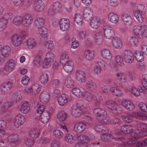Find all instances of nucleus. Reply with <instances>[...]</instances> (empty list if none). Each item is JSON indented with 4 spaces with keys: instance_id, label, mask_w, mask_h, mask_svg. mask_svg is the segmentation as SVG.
<instances>
[{
    "instance_id": "f257e3e1",
    "label": "nucleus",
    "mask_w": 147,
    "mask_h": 147,
    "mask_svg": "<svg viewBox=\"0 0 147 147\" xmlns=\"http://www.w3.org/2000/svg\"><path fill=\"white\" fill-rule=\"evenodd\" d=\"M89 122L87 121H81L76 123L74 127V130L77 133L82 132L89 125Z\"/></svg>"
},
{
    "instance_id": "f03ea898",
    "label": "nucleus",
    "mask_w": 147,
    "mask_h": 147,
    "mask_svg": "<svg viewBox=\"0 0 147 147\" xmlns=\"http://www.w3.org/2000/svg\"><path fill=\"white\" fill-rule=\"evenodd\" d=\"M26 36L25 32L23 33L21 35L15 34L12 37L11 42L15 47H18L20 45L23 39Z\"/></svg>"
},
{
    "instance_id": "7ed1b4c3",
    "label": "nucleus",
    "mask_w": 147,
    "mask_h": 147,
    "mask_svg": "<svg viewBox=\"0 0 147 147\" xmlns=\"http://www.w3.org/2000/svg\"><path fill=\"white\" fill-rule=\"evenodd\" d=\"M101 138L102 140L105 142H107L110 140V139H114L115 140L118 141H122L123 138L122 137L115 138L111 135V131L109 130L106 131L105 133H103L102 135L101 136Z\"/></svg>"
},
{
    "instance_id": "20e7f679",
    "label": "nucleus",
    "mask_w": 147,
    "mask_h": 147,
    "mask_svg": "<svg viewBox=\"0 0 147 147\" xmlns=\"http://www.w3.org/2000/svg\"><path fill=\"white\" fill-rule=\"evenodd\" d=\"M104 36L107 38L111 39L114 36L115 33L112 28L109 25H106L103 28Z\"/></svg>"
},
{
    "instance_id": "39448f33",
    "label": "nucleus",
    "mask_w": 147,
    "mask_h": 147,
    "mask_svg": "<svg viewBox=\"0 0 147 147\" xmlns=\"http://www.w3.org/2000/svg\"><path fill=\"white\" fill-rule=\"evenodd\" d=\"M122 57L125 62L128 63H131L134 60V57L131 51L125 50L123 52Z\"/></svg>"
},
{
    "instance_id": "423d86ee",
    "label": "nucleus",
    "mask_w": 147,
    "mask_h": 147,
    "mask_svg": "<svg viewBox=\"0 0 147 147\" xmlns=\"http://www.w3.org/2000/svg\"><path fill=\"white\" fill-rule=\"evenodd\" d=\"M11 79H9L7 82L3 83L0 86V90L2 92H6L12 87L13 82Z\"/></svg>"
},
{
    "instance_id": "0eeeda50",
    "label": "nucleus",
    "mask_w": 147,
    "mask_h": 147,
    "mask_svg": "<svg viewBox=\"0 0 147 147\" xmlns=\"http://www.w3.org/2000/svg\"><path fill=\"white\" fill-rule=\"evenodd\" d=\"M25 118L24 116L21 114L17 115L14 118V124L17 128L22 125L25 121Z\"/></svg>"
},
{
    "instance_id": "6e6552de",
    "label": "nucleus",
    "mask_w": 147,
    "mask_h": 147,
    "mask_svg": "<svg viewBox=\"0 0 147 147\" xmlns=\"http://www.w3.org/2000/svg\"><path fill=\"white\" fill-rule=\"evenodd\" d=\"M70 22L67 19L63 18L60 20L59 26L60 30L62 31H66L70 27Z\"/></svg>"
},
{
    "instance_id": "1a4fd4ad",
    "label": "nucleus",
    "mask_w": 147,
    "mask_h": 147,
    "mask_svg": "<svg viewBox=\"0 0 147 147\" xmlns=\"http://www.w3.org/2000/svg\"><path fill=\"white\" fill-rule=\"evenodd\" d=\"M33 20L32 16L30 14H26L22 17V24L24 26H28L32 23Z\"/></svg>"
},
{
    "instance_id": "9d476101",
    "label": "nucleus",
    "mask_w": 147,
    "mask_h": 147,
    "mask_svg": "<svg viewBox=\"0 0 147 147\" xmlns=\"http://www.w3.org/2000/svg\"><path fill=\"white\" fill-rule=\"evenodd\" d=\"M44 3L41 0H35L34 4V9L38 12L42 11L44 8Z\"/></svg>"
},
{
    "instance_id": "9b49d317",
    "label": "nucleus",
    "mask_w": 147,
    "mask_h": 147,
    "mask_svg": "<svg viewBox=\"0 0 147 147\" xmlns=\"http://www.w3.org/2000/svg\"><path fill=\"white\" fill-rule=\"evenodd\" d=\"M50 114L48 111H44L40 114L39 119L41 122L44 124L47 123L50 118Z\"/></svg>"
},
{
    "instance_id": "f8f14e48",
    "label": "nucleus",
    "mask_w": 147,
    "mask_h": 147,
    "mask_svg": "<svg viewBox=\"0 0 147 147\" xmlns=\"http://www.w3.org/2000/svg\"><path fill=\"white\" fill-rule=\"evenodd\" d=\"M121 19L125 25L129 26L132 24V19L128 14L126 13L122 14L121 15Z\"/></svg>"
},
{
    "instance_id": "ddd939ff",
    "label": "nucleus",
    "mask_w": 147,
    "mask_h": 147,
    "mask_svg": "<svg viewBox=\"0 0 147 147\" xmlns=\"http://www.w3.org/2000/svg\"><path fill=\"white\" fill-rule=\"evenodd\" d=\"M76 79L80 83L84 82L86 78V74L83 71H78L76 72Z\"/></svg>"
},
{
    "instance_id": "4468645a",
    "label": "nucleus",
    "mask_w": 147,
    "mask_h": 147,
    "mask_svg": "<svg viewBox=\"0 0 147 147\" xmlns=\"http://www.w3.org/2000/svg\"><path fill=\"white\" fill-rule=\"evenodd\" d=\"M101 55L103 58L105 59L110 60L112 59V55L110 50L107 49H104L101 51Z\"/></svg>"
},
{
    "instance_id": "2eb2a0df",
    "label": "nucleus",
    "mask_w": 147,
    "mask_h": 147,
    "mask_svg": "<svg viewBox=\"0 0 147 147\" xmlns=\"http://www.w3.org/2000/svg\"><path fill=\"white\" fill-rule=\"evenodd\" d=\"M83 13V16L86 20H89L92 18V12L90 8L86 7L84 9Z\"/></svg>"
},
{
    "instance_id": "dca6fc26",
    "label": "nucleus",
    "mask_w": 147,
    "mask_h": 147,
    "mask_svg": "<svg viewBox=\"0 0 147 147\" xmlns=\"http://www.w3.org/2000/svg\"><path fill=\"white\" fill-rule=\"evenodd\" d=\"M68 96L65 94H63L58 98L57 101L58 104L61 106L66 105L67 102Z\"/></svg>"
},
{
    "instance_id": "f3484780",
    "label": "nucleus",
    "mask_w": 147,
    "mask_h": 147,
    "mask_svg": "<svg viewBox=\"0 0 147 147\" xmlns=\"http://www.w3.org/2000/svg\"><path fill=\"white\" fill-rule=\"evenodd\" d=\"M94 115L97 116L102 117H105L107 115V113L105 111L100 108H95L93 111Z\"/></svg>"
},
{
    "instance_id": "a211bd4d",
    "label": "nucleus",
    "mask_w": 147,
    "mask_h": 147,
    "mask_svg": "<svg viewBox=\"0 0 147 147\" xmlns=\"http://www.w3.org/2000/svg\"><path fill=\"white\" fill-rule=\"evenodd\" d=\"M49 98V93L46 92H42L40 96V101L43 104H46L48 102Z\"/></svg>"
},
{
    "instance_id": "6ab92c4d",
    "label": "nucleus",
    "mask_w": 147,
    "mask_h": 147,
    "mask_svg": "<svg viewBox=\"0 0 147 147\" xmlns=\"http://www.w3.org/2000/svg\"><path fill=\"white\" fill-rule=\"evenodd\" d=\"M103 34L102 32L98 31L95 34L94 40L95 43L99 45L102 42Z\"/></svg>"
},
{
    "instance_id": "aec40b11",
    "label": "nucleus",
    "mask_w": 147,
    "mask_h": 147,
    "mask_svg": "<svg viewBox=\"0 0 147 147\" xmlns=\"http://www.w3.org/2000/svg\"><path fill=\"white\" fill-rule=\"evenodd\" d=\"M108 20L111 22L116 24L119 20L118 15L113 12H110L108 16Z\"/></svg>"
},
{
    "instance_id": "412c9836",
    "label": "nucleus",
    "mask_w": 147,
    "mask_h": 147,
    "mask_svg": "<svg viewBox=\"0 0 147 147\" xmlns=\"http://www.w3.org/2000/svg\"><path fill=\"white\" fill-rule=\"evenodd\" d=\"M94 56V52L93 50H86L84 51V56L87 60L90 61L93 59Z\"/></svg>"
},
{
    "instance_id": "4be33fe9",
    "label": "nucleus",
    "mask_w": 147,
    "mask_h": 147,
    "mask_svg": "<svg viewBox=\"0 0 147 147\" xmlns=\"http://www.w3.org/2000/svg\"><path fill=\"white\" fill-rule=\"evenodd\" d=\"M113 46L116 49H120L122 46V42L119 38L115 37L112 40Z\"/></svg>"
},
{
    "instance_id": "5701e85b",
    "label": "nucleus",
    "mask_w": 147,
    "mask_h": 147,
    "mask_svg": "<svg viewBox=\"0 0 147 147\" xmlns=\"http://www.w3.org/2000/svg\"><path fill=\"white\" fill-rule=\"evenodd\" d=\"M63 68L67 73L71 72L73 70L74 63L71 61H68L64 65Z\"/></svg>"
},
{
    "instance_id": "b1692460",
    "label": "nucleus",
    "mask_w": 147,
    "mask_h": 147,
    "mask_svg": "<svg viewBox=\"0 0 147 147\" xmlns=\"http://www.w3.org/2000/svg\"><path fill=\"white\" fill-rule=\"evenodd\" d=\"M122 105L126 109L129 111H132L135 108V106L134 104L128 100H123L122 102Z\"/></svg>"
},
{
    "instance_id": "393cba45",
    "label": "nucleus",
    "mask_w": 147,
    "mask_h": 147,
    "mask_svg": "<svg viewBox=\"0 0 147 147\" xmlns=\"http://www.w3.org/2000/svg\"><path fill=\"white\" fill-rule=\"evenodd\" d=\"M30 108L28 102L27 101H24L19 108V110L22 113L26 114L29 111Z\"/></svg>"
},
{
    "instance_id": "a878e982",
    "label": "nucleus",
    "mask_w": 147,
    "mask_h": 147,
    "mask_svg": "<svg viewBox=\"0 0 147 147\" xmlns=\"http://www.w3.org/2000/svg\"><path fill=\"white\" fill-rule=\"evenodd\" d=\"M40 89L38 85L35 84L32 86L30 88L28 89V92L33 95H36L39 92Z\"/></svg>"
},
{
    "instance_id": "bb28decb",
    "label": "nucleus",
    "mask_w": 147,
    "mask_h": 147,
    "mask_svg": "<svg viewBox=\"0 0 147 147\" xmlns=\"http://www.w3.org/2000/svg\"><path fill=\"white\" fill-rule=\"evenodd\" d=\"M100 20L98 17H96L93 18L90 23V25L91 27L93 28L97 29L100 25Z\"/></svg>"
},
{
    "instance_id": "cd10ccee",
    "label": "nucleus",
    "mask_w": 147,
    "mask_h": 147,
    "mask_svg": "<svg viewBox=\"0 0 147 147\" xmlns=\"http://www.w3.org/2000/svg\"><path fill=\"white\" fill-rule=\"evenodd\" d=\"M86 88L88 90L92 91L96 87V84L92 80H88L86 84Z\"/></svg>"
},
{
    "instance_id": "c85d7f7f",
    "label": "nucleus",
    "mask_w": 147,
    "mask_h": 147,
    "mask_svg": "<svg viewBox=\"0 0 147 147\" xmlns=\"http://www.w3.org/2000/svg\"><path fill=\"white\" fill-rule=\"evenodd\" d=\"M45 23V20L42 17L36 18L35 20V25L37 28L44 26Z\"/></svg>"
},
{
    "instance_id": "c756f323",
    "label": "nucleus",
    "mask_w": 147,
    "mask_h": 147,
    "mask_svg": "<svg viewBox=\"0 0 147 147\" xmlns=\"http://www.w3.org/2000/svg\"><path fill=\"white\" fill-rule=\"evenodd\" d=\"M14 67L15 63L14 61L11 59L6 63L5 69L7 71L10 72L12 71Z\"/></svg>"
},
{
    "instance_id": "7c9ffc66",
    "label": "nucleus",
    "mask_w": 147,
    "mask_h": 147,
    "mask_svg": "<svg viewBox=\"0 0 147 147\" xmlns=\"http://www.w3.org/2000/svg\"><path fill=\"white\" fill-rule=\"evenodd\" d=\"M142 83L143 86H139L138 89L141 92L144 94L146 93L147 90V80L145 78H143Z\"/></svg>"
},
{
    "instance_id": "2f4dec72",
    "label": "nucleus",
    "mask_w": 147,
    "mask_h": 147,
    "mask_svg": "<svg viewBox=\"0 0 147 147\" xmlns=\"http://www.w3.org/2000/svg\"><path fill=\"white\" fill-rule=\"evenodd\" d=\"M39 35L41 37L45 38L47 37V29L44 26L37 28Z\"/></svg>"
},
{
    "instance_id": "473e14b6",
    "label": "nucleus",
    "mask_w": 147,
    "mask_h": 147,
    "mask_svg": "<svg viewBox=\"0 0 147 147\" xmlns=\"http://www.w3.org/2000/svg\"><path fill=\"white\" fill-rule=\"evenodd\" d=\"M7 122L3 120H0V138L3 136L5 134L4 129L6 127Z\"/></svg>"
},
{
    "instance_id": "72a5a7b5",
    "label": "nucleus",
    "mask_w": 147,
    "mask_h": 147,
    "mask_svg": "<svg viewBox=\"0 0 147 147\" xmlns=\"http://www.w3.org/2000/svg\"><path fill=\"white\" fill-rule=\"evenodd\" d=\"M11 49L10 47L7 45L5 46L1 51L2 55L4 57H8L10 53Z\"/></svg>"
},
{
    "instance_id": "f704fd0d",
    "label": "nucleus",
    "mask_w": 147,
    "mask_h": 147,
    "mask_svg": "<svg viewBox=\"0 0 147 147\" xmlns=\"http://www.w3.org/2000/svg\"><path fill=\"white\" fill-rule=\"evenodd\" d=\"M26 44L28 48L32 49L37 46V43L34 38H30L27 40Z\"/></svg>"
},
{
    "instance_id": "c9c22d12",
    "label": "nucleus",
    "mask_w": 147,
    "mask_h": 147,
    "mask_svg": "<svg viewBox=\"0 0 147 147\" xmlns=\"http://www.w3.org/2000/svg\"><path fill=\"white\" fill-rule=\"evenodd\" d=\"M82 112V109L73 107L72 109L71 114L74 117H76L80 116Z\"/></svg>"
},
{
    "instance_id": "e433bc0d",
    "label": "nucleus",
    "mask_w": 147,
    "mask_h": 147,
    "mask_svg": "<svg viewBox=\"0 0 147 147\" xmlns=\"http://www.w3.org/2000/svg\"><path fill=\"white\" fill-rule=\"evenodd\" d=\"M146 127V126L143 123L138 124L137 125V129L136 132V134L141 136L142 132L145 130V129Z\"/></svg>"
},
{
    "instance_id": "4c0bfd02",
    "label": "nucleus",
    "mask_w": 147,
    "mask_h": 147,
    "mask_svg": "<svg viewBox=\"0 0 147 147\" xmlns=\"http://www.w3.org/2000/svg\"><path fill=\"white\" fill-rule=\"evenodd\" d=\"M134 16L139 22L141 23L142 22L144 21V16L145 13H142L140 12L134 11L133 12Z\"/></svg>"
},
{
    "instance_id": "58836bf2",
    "label": "nucleus",
    "mask_w": 147,
    "mask_h": 147,
    "mask_svg": "<svg viewBox=\"0 0 147 147\" xmlns=\"http://www.w3.org/2000/svg\"><path fill=\"white\" fill-rule=\"evenodd\" d=\"M109 92L113 95L116 96H121L122 94V91L119 89L117 88L112 87L109 88Z\"/></svg>"
},
{
    "instance_id": "ea45409f",
    "label": "nucleus",
    "mask_w": 147,
    "mask_h": 147,
    "mask_svg": "<svg viewBox=\"0 0 147 147\" xmlns=\"http://www.w3.org/2000/svg\"><path fill=\"white\" fill-rule=\"evenodd\" d=\"M49 76L46 73H42L40 76L39 80L42 84L45 85L46 84L48 80Z\"/></svg>"
},
{
    "instance_id": "a19ab883",
    "label": "nucleus",
    "mask_w": 147,
    "mask_h": 147,
    "mask_svg": "<svg viewBox=\"0 0 147 147\" xmlns=\"http://www.w3.org/2000/svg\"><path fill=\"white\" fill-rule=\"evenodd\" d=\"M133 128L131 126L127 125H125L122 127L121 131L124 134H129L133 131Z\"/></svg>"
},
{
    "instance_id": "79ce46f5",
    "label": "nucleus",
    "mask_w": 147,
    "mask_h": 147,
    "mask_svg": "<svg viewBox=\"0 0 147 147\" xmlns=\"http://www.w3.org/2000/svg\"><path fill=\"white\" fill-rule=\"evenodd\" d=\"M68 59L67 53L66 52H63L61 55L60 59V63L62 64V65H64L68 61Z\"/></svg>"
},
{
    "instance_id": "37998d69",
    "label": "nucleus",
    "mask_w": 147,
    "mask_h": 147,
    "mask_svg": "<svg viewBox=\"0 0 147 147\" xmlns=\"http://www.w3.org/2000/svg\"><path fill=\"white\" fill-rule=\"evenodd\" d=\"M19 139L18 135L16 134H13L9 136L7 139V142L10 143L16 142Z\"/></svg>"
},
{
    "instance_id": "c03bdc74",
    "label": "nucleus",
    "mask_w": 147,
    "mask_h": 147,
    "mask_svg": "<svg viewBox=\"0 0 147 147\" xmlns=\"http://www.w3.org/2000/svg\"><path fill=\"white\" fill-rule=\"evenodd\" d=\"M78 139L79 142L82 145L87 144L89 141L85 135L79 136Z\"/></svg>"
},
{
    "instance_id": "a18cd8bd",
    "label": "nucleus",
    "mask_w": 147,
    "mask_h": 147,
    "mask_svg": "<svg viewBox=\"0 0 147 147\" xmlns=\"http://www.w3.org/2000/svg\"><path fill=\"white\" fill-rule=\"evenodd\" d=\"M34 106L35 108H38L37 110V113L39 114H41L44 111H47L45 109L43 105H40L37 102H34Z\"/></svg>"
},
{
    "instance_id": "49530a36",
    "label": "nucleus",
    "mask_w": 147,
    "mask_h": 147,
    "mask_svg": "<svg viewBox=\"0 0 147 147\" xmlns=\"http://www.w3.org/2000/svg\"><path fill=\"white\" fill-rule=\"evenodd\" d=\"M12 98L13 102L17 103L22 100V96L20 93H15L12 95Z\"/></svg>"
},
{
    "instance_id": "de8ad7c7",
    "label": "nucleus",
    "mask_w": 147,
    "mask_h": 147,
    "mask_svg": "<svg viewBox=\"0 0 147 147\" xmlns=\"http://www.w3.org/2000/svg\"><path fill=\"white\" fill-rule=\"evenodd\" d=\"M8 21L3 17L0 19V31L4 29Z\"/></svg>"
},
{
    "instance_id": "09e8293b",
    "label": "nucleus",
    "mask_w": 147,
    "mask_h": 147,
    "mask_svg": "<svg viewBox=\"0 0 147 147\" xmlns=\"http://www.w3.org/2000/svg\"><path fill=\"white\" fill-rule=\"evenodd\" d=\"M75 21L79 25H82L83 23V18L79 13L76 14L74 16Z\"/></svg>"
},
{
    "instance_id": "8fccbe9b",
    "label": "nucleus",
    "mask_w": 147,
    "mask_h": 147,
    "mask_svg": "<svg viewBox=\"0 0 147 147\" xmlns=\"http://www.w3.org/2000/svg\"><path fill=\"white\" fill-rule=\"evenodd\" d=\"M65 140L66 142L70 144L73 143L76 141L73 136L69 134H66Z\"/></svg>"
},
{
    "instance_id": "3c124183",
    "label": "nucleus",
    "mask_w": 147,
    "mask_h": 147,
    "mask_svg": "<svg viewBox=\"0 0 147 147\" xmlns=\"http://www.w3.org/2000/svg\"><path fill=\"white\" fill-rule=\"evenodd\" d=\"M39 129L36 128L32 129L29 133L30 136L33 138L37 137L39 136Z\"/></svg>"
},
{
    "instance_id": "603ef678",
    "label": "nucleus",
    "mask_w": 147,
    "mask_h": 147,
    "mask_svg": "<svg viewBox=\"0 0 147 147\" xmlns=\"http://www.w3.org/2000/svg\"><path fill=\"white\" fill-rule=\"evenodd\" d=\"M135 56L136 59L139 62L143 61L144 57L140 51H136L135 52Z\"/></svg>"
},
{
    "instance_id": "864d4df0",
    "label": "nucleus",
    "mask_w": 147,
    "mask_h": 147,
    "mask_svg": "<svg viewBox=\"0 0 147 147\" xmlns=\"http://www.w3.org/2000/svg\"><path fill=\"white\" fill-rule=\"evenodd\" d=\"M74 83L73 80L70 77H68L65 80L64 84L68 88H69L73 86Z\"/></svg>"
},
{
    "instance_id": "5fc2aeb1",
    "label": "nucleus",
    "mask_w": 147,
    "mask_h": 147,
    "mask_svg": "<svg viewBox=\"0 0 147 147\" xmlns=\"http://www.w3.org/2000/svg\"><path fill=\"white\" fill-rule=\"evenodd\" d=\"M123 58L120 55L115 56V60L117 64L119 65L122 66L124 65V61Z\"/></svg>"
},
{
    "instance_id": "6e6d98bb",
    "label": "nucleus",
    "mask_w": 147,
    "mask_h": 147,
    "mask_svg": "<svg viewBox=\"0 0 147 147\" xmlns=\"http://www.w3.org/2000/svg\"><path fill=\"white\" fill-rule=\"evenodd\" d=\"M109 67L111 70L113 71H116L118 69V65L114 61H111L109 62Z\"/></svg>"
},
{
    "instance_id": "4d7b16f0",
    "label": "nucleus",
    "mask_w": 147,
    "mask_h": 147,
    "mask_svg": "<svg viewBox=\"0 0 147 147\" xmlns=\"http://www.w3.org/2000/svg\"><path fill=\"white\" fill-rule=\"evenodd\" d=\"M129 43L131 45L136 47L139 44L138 38L134 36L131 37L129 40Z\"/></svg>"
},
{
    "instance_id": "13d9d810",
    "label": "nucleus",
    "mask_w": 147,
    "mask_h": 147,
    "mask_svg": "<svg viewBox=\"0 0 147 147\" xmlns=\"http://www.w3.org/2000/svg\"><path fill=\"white\" fill-rule=\"evenodd\" d=\"M67 114L63 111L59 112L57 115V117L59 121L61 122H63L66 119Z\"/></svg>"
},
{
    "instance_id": "bf43d9fd",
    "label": "nucleus",
    "mask_w": 147,
    "mask_h": 147,
    "mask_svg": "<svg viewBox=\"0 0 147 147\" xmlns=\"http://www.w3.org/2000/svg\"><path fill=\"white\" fill-rule=\"evenodd\" d=\"M72 93L78 97L80 98L83 96V94L78 88H74L72 90Z\"/></svg>"
},
{
    "instance_id": "052dcab7",
    "label": "nucleus",
    "mask_w": 147,
    "mask_h": 147,
    "mask_svg": "<svg viewBox=\"0 0 147 147\" xmlns=\"http://www.w3.org/2000/svg\"><path fill=\"white\" fill-rule=\"evenodd\" d=\"M132 115L130 114L122 115V118L124 121L127 123H130L132 121Z\"/></svg>"
},
{
    "instance_id": "680f3d73",
    "label": "nucleus",
    "mask_w": 147,
    "mask_h": 147,
    "mask_svg": "<svg viewBox=\"0 0 147 147\" xmlns=\"http://www.w3.org/2000/svg\"><path fill=\"white\" fill-rule=\"evenodd\" d=\"M142 29V26H140L138 25H135L134 26L133 28L134 33L136 36H138V35H140Z\"/></svg>"
},
{
    "instance_id": "e2e57ef3",
    "label": "nucleus",
    "mask_w": 147,
    "mask_h": 147,
    "mask_svg": "<svg viewBox=\"0 0 147 147\" xmlns=\"http://www.w3.org/2000/svg\"><path fill=\"white\" fill-rule=\"evenodd\" d=\"M61 5L59 2H56L54 3L53 8L57 11L60 12L61 9Z\"/></svg>"
},
{
    "instance_id": "0e129e2a",
    "label": "nucleus",
    "mask_w": 147,
    "mask_h": 147,
    "mask_svg": "<svg viewBox=\"0 0 147 147\" xmlns=\"http://www.w3.org/2000/svg\"><path fill=\"white\" fill-rule=\"evenodd\" d=\"M22 17L20 16H17L14 19L13 23L16 25H19L21 23L22 24Z\"/></svg>"
},
{
    "instance_id": "69168bd1",
    "label": "nucleus",
    "mask_w": 147,
    "mask_h": 147,
    "mask_svg": "<svg viewBox=\"0 0 147 147\" xmlns=\"http://www.w3.org/2000/svg\"><path fill=\"white\" fill-rule=\"evenodd\" d=\"M142 30L140 32V35L144 37H147V27L145 25L142 26Z\"/></svg>"
},
{
    "instance_id": "338daca9",
    "label": "nucleus",
    "mask_w": 147,
    "mask_h": 147,
    "mask_svg": "<svg viewBox=\"0 0 147 147\" xmlns=\"http://www.w3.org/2000/svg\"><path fill=\"white\" fill-rule=\"evenodd\" d=\"M103 117L104 118L102 119L98 120L99 122L106 125L109 124L110 123H111V121L109 116H107L105 117Z\"/></svg>"
},
{
    "instance_id": "774afa93",
    "label": "nucleus",
    "mask_w": 147,
    "mask_h": 147,
    "mask_svg": "<svg viewBox=\"0 0 147 147\" xmlns=\"http://www.w3.org/2000/svg\"><path fill=\"white\" fill-rule=\"evenodd\" d=\"M25 144L28 146H32L34 143V141L33 139L30 138H26L25 142Z\"/></svg>"
}]
</instances>
